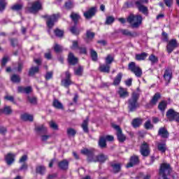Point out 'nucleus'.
Segmentation results:
<instances>
[{
  "instance_id": "1",
  "label": "nucleus",
  "mask_w": 179,
  "mask_h": 179,
  "mask_svg": "<svg viewBox=\"0 0 179 179\" xmlns=\"http://www.w3.org/2000/svg\"><path fill=\"white\" fill-rule=\"evenodd\" d=\"M127 22L130 24L131 29H139L143 18L139 15H134L131 13L127 19Z\"/></svg>"
},
{
  "instance_id": "2",
  "label": "nucleus",
  "mask_w": 179,
  "mask_h": 179,
  "mask_svg": "<svg viewBox=\"0 0 179 179\" xmlns=\"http://www.w3.org/2000/svg\"><path fill=\"white\" fill-rule=\"evenodd\" d=\"M138 100H139V94L133 92L131 98L128 100L129 111L132 113L135 111L136 108H139V103L138 102Z\"/></svg>"
},
{
  "instance_id": "3",
  "label": "nucleus",
  "mask_w": 179,
  "mask_h": 179,
  "mask_svg": "<svg viewBox=\"0 0 179 179\" xmlns=\"http://www.w3.org/2000/svg\"><path fill=\"white\" fill-rule=\"evenodd\" d=\"M44 17L47 19L46 24L49 29H52L54 24L58 18H59V13L52 14V15H45Z\"/></svg>"
},
{
  "instance_id": "4",
  "label": "nucleus",
  "mask_w": 179,
  "mask_h": 179,
  "mask_svg": "<svg viewBox=\"0 0 179 179\" xmlns=\"http://www.w3.org/2000/svg\"><path fill=\"white\" fill-rule=\"evenodd\" d=\"M173 169L170 166V164L163 163L159 168V176H170Z\"/></svg>"
},
{
  "instance_id": "5",
  "label": "nucleus",
  "mask_w": 179,
  "mask_h": 179,
  "mask_svg": "<svg viewBox=\"0 0 179 179\" xmlns=\"http://www.w3.org/2000/svg\"><path fill=\"white\" fill-rule=\"evenodd\" d=\"M129 70L131 71L137 78L142 76V69L136 66L135 62H131L129 64Z\"/></svg>"
},
{
  "instance_id": "6",
  "label": "nucleus",
  "mask_w": 179,
  "mask_h": 179,
  "mask_svg": "<svg viewBox=\"0 0 179 179\" xmlns=\"http://www.w3.org/2000/svg\"><path fill=\"white\" fill-rule=\"evenodd\" d=\"M41 9V3L38 1H35L33 3H29L27 10L30 13H36Z\"/></svg>"
},
{
  "instance_id": "7",
  "label": "nucleus",
  "mask_w": 179,
  "mask_h": 179,
  "mask_svg": "<svg viewBox=\"0 0 179 179\" xmlns=\"http://www.w3.org/2000/svg\"><path fill=\"white\" fill-rule=\"evenodd\" d=\"M113 128L117 131V136L119 142H125L127 137L122 134V129L120 128V126L113 124Z\"/></svg>"
},
{
  "instance_id": "8",
  "label": "nucleus",
  "mask_w": 179,
  "mask_h": 179,
  "mask_svg": "<svg viewBox=\"0 0 179 179\" xmlns=\"http://www.w3.org/2000/svg\"><path fill=\"white\" fill-rule=\"evenodd\" d=\"M140 152L144 157H148V156L150 155V148H149V145H148V143L143 142L142 143L140 148Z\"/></svg>"
},
{
  "instance_id": "9",
  "label": "nucleus",
  "mask_w": 179,
  "mask_h": 179,
  "mask_svg": "<svg viewBox=\"0 0 179 179\" xmlns=\"http://www.w3.org/2000/svg\"><path fill=\"white\" fill-rule=\"evenodd\" d=\"M178 47V44L177 43V40L176 39H171V41H168L167 45H166V51L169 52V54H171L172 51H174L176 48Z\"/></svg>"
},
{
  "instance_id": "10",
  "label": "nucleus",
  "mask_w": 179,
  "mask_h": 179,
  "mask_svg": "<svg viewBox=\"0 0 179 179\" xmlns=\"http://www.w3.org/2000/svg\"><path fill=\"white\" fill-rule=\"evenodd\" d=\"M177 113L178 112L174 110V109L173 108L168 110L166 114L168 121H170V122L176 121V118H177Z\"/></svg>"
},
{
  "instance_id": "11",
  "label": "nucleus",
  "mask_w": 179,
  "mask_h": 179,
  "mask_svg": "<svg viewBox=\"0 0 179 179\" xmlns=\"http://www.w3.org/2000/svg\"><path fill=\"white\" fill-rule=\"evenodd\" d=\"M71 85H72V81L71 80V73H69V71H66L65 79L62 80V86L68 88Z\"/></svg>"
},
{
  "instance_id": "12",
  "label": "nucleus",
  "mask_w": 179,
  "mask_h": 179,
  "mask_svg": "<svg viewBox=\"0 0 179 179\" xmlns=\"http://www.w3.org/2000/svg\"><path fill=\"white\" fill-rule=\"evenodd\" d=\"M120 33L123 36H127V37H138L139 34L136 31H131L128 29H119Z\"/></svg>"
},
{
  "instance_id": "13",
  "label": "nucleus",
  "mask_w": 179,
  "mask_h": 179,
  "mask_svg": "<svg viewBox=\"0 0 179 179\" xmlns=\"http://www.w3.org/2000/svg\"><path fill=\"white\" fill-rule=\"evenodd\" d=\"M96 12H97V10L95 7H92L84 13V16L85 19H92L93 16L96 15Z\"/></svg>"
},
{
  "instance_id": "14",
  "label": "nucleus",
  "mask_w": 179,
  "mask_h": 179,
  "mask_svg": "<svg viewBox=\"0 0 179 179\" xmlns=\"http://www.w3.org/2000/svg\"><path fill=\"white\" fill-rule=\"evenodd\" d=\"M136 164H139V157L136 155H134L130 158V162L127 164V168L129 169V167H134V166H136Z\"/></svg>"
},
{
  "instance_id": "15",
  "label": "nucleus",
  "mask_w": 179,
  "mask_h": 179,
  "mask_svg": "<svg viewBox=\"0 0 179 179\" xmlns=\"http://www.w3.org/2000/svg\"><path fill=\"white\" fill-rule=\"evenodd\" d=\"M171 78H173V72L170 69H166L164 73V79L166 80V85L170 83V80H171Z\"/></svg>"
},
{
  "instance_id": "16",
  "label": "nucleus",
  "mask_w": 179,
  "mask_h": 179,
  "mask_svg": "<svg viewBox=\"0 0 179 179\" xmlns=\"http://www.w3.org/2000/svg\"><path fill=\"white\" fill-rule=\"evenodd\" d=\"M16 155L15 154L8 153L5 157L6 162L7 163L8 166H12L13 163H15V157Z\"/></svg>"
},
{
  "instance_id": "17",
  "label": "nucleus",
  "mask_w": 179,
  "mask_h": 179,
  "mask_svg": "<svg viewBox=\"0 0 179 179\" xmlns=\"http://www.w3.org/2000/svg\"><path fill=\"white\" fill-rule=\"evenodd\" d=\"M17 92L18 93H25L26 94H29V93H31L33 92V88L31 87H22L19 86L17 87Z\"/></svg>"
},
{
  "instance_id": "18",
  "label": "nucleus",
  "mask_w": 179,
  "mask_h": 179,
  "mask_svg": "<svg viewBox=\"0 0 179 179\" xmlns=\"http://www.w3.org/2000/svg\"><path fill=\"white\" fill-rule=\"evenodd\" d=\"M68 61L70 65H76L78 59V57H75V55H73V53L69 52L68 55Z\"/></svg>"
},
{
  "instance_id": "19",
  "label": "nucleus",
  "mask_w": 179,
  "mask_h": 179,
  "mask_svg": "<svg viewBox=\"0 0 179 179\" xmlns=\"http://www.w3.org/2000/svg\"><path fill=\"white\" fill-rule=\"evenodd\" d=\"M136 6L139 12H142V13L144 15H148V7L143 6L142 3H140L139 1L136 2Z\"/></svg>"
},
{
  "instance_id": "20",
  "label": "nucleus",
  "mask_w": 179,
  "mask_h": 179,
  "mask_svg": "<svg viewBox=\"0 0 179 179\" xmlns=\"http://www.w3.org/2000/svg\"><path fill=\"white\" fill-rule=\"evenodd\" d=\"M118 94L121 99H125V97H128V96H129V93L127 90V88H123L121 87L119 88Z\"/></svg>"
},
{
  "instance_id": "21",
  "label": "nucleus",
  "mask_w": 179,
  "mask_h": 179,
  "mask_svg": "<svg viewBox=\"0 0 179 179\" xmlns=\"http://www.w3.org/2000/svg\"><path fill=\"white\" fill-rule=\"evenodd\" d=\"M158 135H159V136H162V138H169V131L166 128L161 127L159 129Z\"/></svg>"
},
{
  "instance_id": "22",
  "label": "nucleus",
  "mask_w": 179,
  "mask_h": 179,
  "mask_svg": "<svg viewBox=\"0 0 179 179\" xmlns=\"http://www.w3.org/2000/svg\"><path fill=\"white\" fill-rule=\"evenodd\" d=\"M69 166V162L66 159H64L63 161H61L58 164V166L62 170H68Z\"/></svg>"
},
{
  "instance_id": "23",
  "label": "nucleus",
  "mask_w": 179,
  "mask_h": 179,
  "mask_svg": "<svg viewBox=\"0 0 179 179\" xmlns=\"http://www.w3.org/2000/svg\"><path fill=\"white\" fill-rule=\"evenodd\" d=\"M161 95L160 93L157 92L153 96L152 99L150 101V104L152 106H156L157 103V101H159V99H160Z\"/></svg>"
},
{
  "instance_id": "24",
  "label": "nucleus",
  "mask_w": 179,
  "mask_h": 179,
  "mask_svg": "<svg viewBox=\"0 0 179 179\" xmlns=\"http://www.w3.org/2000/svg\"><path fill=\"white\" fill-rule=\"evenodd\" d=\"M89 117H87L86 120H85L83 122V124H81V127L84 131V132H85L86 134H87V132H89Z\"/></svg>"
},
{
  "instance_id": "25",
  "label": "nucleus",
  "mask_w": 179,
  "mask_h": 179,
  "mask_svg": "<svg viewBox=\"0 0 179 179\" xmlns=\"http://www.w3.org/2000/svg\"><path fill=\"white\" fill-rule=\"evenodd\" d=\"M157 149L161 152V153L166 152V150H167V145H166V143H158Z\"/></svg>"
},
{
  "instance_id": "26",
  "label": "nucleus",
  "mask_w": 179,
  "mask_h": 179,
  "mask_svg": "<svg viewBox=\"0 0 179 179\" xmlns=\"http://www.w3.org/2000/svg\"><path fill=\"white\" fill-rule=\"evenodd\" d=\"M99 146L101 148V149H104L107 148V143H106V137L101 136L99 138Z\"/></svg>"
},
{
  "instance_id": "27",
  "label": "nucleus",
  "mask_w": 179,
  "mask_h": 179,
  "mask_svg": "<svg viewBox=\"0 0 179 179\" xmlns=\"http://www.w3.org/2000/svg\"><path fill=\"white\" fill-rule=\"evenodd\" d=\"M38 71H40V67L38 66L31 67L29 71V76H34L36 73H38Z\"/></svg>"
},
{
  "instance_id": "28",
  "label": "nucleus",
  "mask_w": 179,
  "mask_h": 179,
  "mask_svg": "<svg viewBox=\"0 0 179 179\" xmlns=\"http://www.w3.org/2000/svg\"><path fill=\"white\" fill-rule=\"evenodd\" d=\"M111 167L113 170V173H120V171H121V164L112 163Z\"/></svg>"
},
{
  "instance_id": "29",
  "label": "nucleus",
  "mask_w": 179,
  "mask_h": 179,
  "mask_svg": "<svg viewBox=\"0 0 179 179\" xmlns=\"http://www.w3.org/2000/svg\"><path fill=\"white\" fill-rule=\"evenodd\" d=\"M122 79V73H119L115 78L113 81L114 86H118L121 83V80Z\"/></svg>"
},
{
  "instance_id": "30",
  "label": "nucleus",
  "mask_w": 179,
  "mask_h": 179,
  "mask_svg": "<svg viewBox=\"0 0 179 179\" xmlns=\"http://www.w3.org/2000/svg\"><path fill=\"white\" fill-rule=\"evenodd\" d=\"M96 160H97V162L99 163H104V162L108 160V157L104 154H100L99 155H97Z\"/></svg>"
},
{
  "instance_id": "31",
  "label": "nucleus",
  "mask_w": 179,
  "mask_h": 179,
  "mask_svg": "<svg viewBox=\"0 0 179 179\" xmlns=\"http://www.w3.org/2000/svg\"><path fill=\"white\" fill-rule=\"evenodd\" d=\"M1 113L6 115H10L13 113L12 108L10 106H6L3 109H1Z\"/></svg>"
},
{
  "instance_id": "32",
  "label": "nucleus",
  "mask_w": 179,
  "mask_h": 179,
  "mask_svg": "<svg viewBox=\"0 0 179 179\" xmlns=\"http://www.w3.org/2000/svg\"><path fill=\"white\" fill-rule=\"evenodd\" d=\"M36 171L38 174H41V176H44L45 174V166H38L36 168Z\"/></svg>"
},
{
  "instance_id": "33",
  "label": "nucleus",
  "mask_w": 179,
  "mask_h": 179,
  "mask_svg": "<svg viewBox=\"0 0 179 179\" xmlns=\"http://www.w3.org/2000/svg\"><path fill=\"white\" fill-rule=\"evenodd\" d=\"M35 129L38 134H47V127H44L43 124L36 127Z\"/></svg>"
},
{
  "instance_id": "34",
  "label": "nucleus",
  "mask_w": 179,
  "mask_h": 179,
  "mask_svg": "<svg viewBox=\"0 0 179 179\" xmlns=\"http://www.w3.org/2000/svg\"><path fill=\"white\" fill-rule=\"evenodd\" d=\"M10 80L13 82V83H20V76L13 74L10 76Z\"/></svg>"
},
{
  "instance_id": "35",
  "label": "nucleus",
  "mask_w": 179,
  "mask_h": 179,
  "mask_svg": "<svg viewBox=\"0 0 179 179\" xmlns=\"http://www.w3.org/2000/svg\"><path fill=\"white\" fill-rule=\"evenodd\" d=\"M52 105L55 108H57L58 110H62V108H64V106L61 102H59V101H58V99H55Z\"/></svg>"
},
{
  "instance_id": "36",
  "label": "nucleus",
  "mask_w": 179,
  "mask_h": 179,
  "mask_svg": "<svg viewBox=\"0 0 179 179\" xmlns=\"http://www.w3.org/2000/svg\"><path fill=\"white\" fill-rule=\"evenodd\" d=\"M99 70L101 72H105L106 73H110V65L109 64H103L100 66Z\"/></svg>"
},
{
  "instance_id": "37",
  "label": "nucleus",
  "mask_w": 179,
  "mask_h": 179,
  "mask_svg": "<svg viewBox=\"0 0 179 179\" xmlns=\"http://www.w3.org/2000/svg\"><path fill=\"white\" fill-rule=\"evenodd\" d=\"M146 57H148V53L143 52L141 54L136 55V59L137 61H143L146 59Z\"/></svg>"
},
{
  "instance_id": "38",
  "label": "nucleus",
  "mask_w": 179,
  "mask_h": 179,
  "mask_svg": "<svg viewBox=\"0 0 179 179\" xmlns=\"http://www.w3.org/2000/svg\"><path fill=\"white\" fill-rule=\"evenodd\" d=\"M70 17H71L73 22H74L75 24H77L78 20H79V19H80V15H79V14L76 13H72L71 14Z\"/></svg>"
},
{
  "instance_id": "39",
  "label": "nucleus",
  "mask_w": 179,
  "mask_h": 179,
  "mask_svg": "<svg viewBox=\"0 0 179 179\" xmlns=\"http://www.w3.org/2000/svg\"><path fill=\"white\" fill-rule=\"evenodd\" d=\"M21 119L23 121H30L31 122H33V115L25 113L21 115Z\"/></svg>"
},
{
  "instance_id": "40",
  "label": "nucleus",
  "mask_w": 179,
  "mask_h": 179,
  "mask_svg": "<svg viewBox=\"0 0 179 179\" xmlns=\"http://www.w3.org/2000/svg\"><path fill=\"white\" fill-rule=\"evenodd\" d=\"M167 108V102L166 101H162L159 103L158 108L160 111H164Z\"/></svg>"
},
{
  "instance_id": "41",
  "label": "nucleus",
  "mask_w": 179,
  "mask_h": 179,
  "mask_svg": "<svg viewBox=\"0 0 179 179\" xmlns=\"http://www.w3.org/2000/svg\"><path fill=\"white\" fill-rule=\"evenodd\" d=\"M74 73L77 76H82V74L83 73V67L79 66L77 69H74Z\"/></svg>"
},
{
  "instance_id": "42",
  "label": "nucleus",
  "mask_w": 179,
  "mask_h": 179,
  "mask_svg": "<svg viewBox=\"0 0 179 179\" xmlns=\"http://www.w3.org/2000/svg\"><path fill=\"white\" fill-rule=\"evenodd\" d=\"M142 124V120L141 119H134L132 122V125L134 128H138V127L141 126Z\"/></svg>"
},
{
  "instance_id": "43",
  "label": "nucleus",
  "mask_w": 179,
  "mask_h": 179,
  "mask_svg": "<svg viewBox=\"0 0 179 179\" xmlns=\"http://www.w3.org/2000/svg\"><path fill=\"white\" fill-rule=\"evenodd\" d=\"M96 159H98L97 156L94 155V153H93L92 152L91 155H90L89 157H87V162H89L90 163H96V162H97V160H96Z\"/></svg>"
},
{
  "instance_id": "44",
  "label": "nucleus",
  "mask_w": 179,
  "mask_h": 179,
  "mask_svg": "<svg viewBox=\"0 0 179 179\" xmlns=\"http://www.w3.org/2000/svg\"><path fill=\"white\" fill-rule=\"evenodd\" d=\"M148 59L152 64H157V62H159V59L155 55H150Z\"/></svg>"
},
{
  "instance_id": "45",
  "label": "nucleus",
  "mask_w": 179,
  "mask_h": 179,
  "mask_svg": "<svg viewBox=\"0 0 179 179\" xmlns=\"http://www.w3.org/2000/svg\"><path fill=\"white\" fill-rule=\"evenodd\" d=\"M92 152H93V150H89L87 148H84V149L81 150L82 155H85V156H87V157H89L90 156L92 155Z\"/></svg>"
},
{
  "instance_id": "46",
  "label": "nucleus",
  "mask_w": 179,
  "mask_h": 179,
  "mask_svg": "<svg viewBox=\"0 0 179 179\" xmlns=\"http://www.w3.org/2000/svg\"><path fill=\"white\" fill-rule=\"evenodd\" d=\"M115 20V18L113 16H108L106 17V20L105 22V24H113L114 23V21Z\"/></svg>"
},
{
  "instance_id": "47",
  "label": "nucleus",
  "mask_w": 179,
  "mask_h": 179,
  "mask_svg": "<svg viewBox=\"0 0 179 179\" xmlns=\"http://www.w3.org/2000/svg\"><path fill=\"white\" fill-rule=\"evenodd\" d=\"M23 8V4L20 3H17L15 4L14 6H13L11 7L12 10H22V9Z\"/></svg>"
},
{
  "instance_id": "48",
  "label": "nucleus",
  "mask_w": 179,
  "mask_h": 179,
  "mask_svg": "<svg viewBox=\"0 0 179 179\" xmlns=\"http://www.w3.org/2000/svg\"><path fill=\"white\" fill-rule=\"evenodd\" d=\"M74 5H73V1L69 0L67 2L65 3L64 4V8H66V9L69 10V9H72V8H73Z\"/></svg>"
},
{
  "instance_id": "49",
  "label": "nucleus",
  "mask_w": 179,
  "mask_h": 179,
  "mask_svg": "<svg viewBox=\"0 0 179 179\" xmlns=\"http://www.w3.org/2000/svg\"><path fill=\"white\" fill-rule=\"evenodd\" d=\"M49 126L52 129H54L55 131H58V124L55 123L54 121H50L49 122Z\"/></svg>"
},
{
  "instance_id": "50",
  "label": "nucleus",
  "mask_w": 179,
  "mask_h": 179,
  "mask_svg": "<svg viewBox=\"0 0 179 179\" xmlns=\"http://www.w3.org/2000/svg\"><path fill=\"white\" fill-rule=\"evenodd\" d=\"M67 135H69V136H75V135H76V130L72 128L68 129Z\"/></svg>"
},
{
  "instance_id": "51",
  "label": "nucleus",
  "mask_w": 179,
  "mask_h": 179,
  "mask_svg": "<svg viewBox=\"0 0 179 179\" xmlns=\"http://www.w3.org/2000/svg\"><path fill=\"white\" fill-rule=\"evenodd\" d=\"M113 61H114V57H113V56H111L110 55H108L106 58V65H110V64H111Z\"/></svg>"
},
{
  "instance_id": "52",
  "label": "nucleus",
  "mask_w": 179,
  "mask_h": 179,
  "mask_svg": "<svg viewBox=\"0 0 179 179\" xmlns=\"http://www.w3.org/2000/svg\"><path fill=\"white\" fill-rule=\"evenodd\" d=\"M27 100L31 103V104H37V98L34 96H28Z\"/></svg>"
},
{
  "instance_id": "53",
  "label": "nucleus",
  "mask_w": 179,
  "mask_h": 179,
  "mask_svg": "<svg viewBox=\"0 0 179 179\" xmlns=\"http://www.w3.org/2000/svg\"><path fill=\"white\" fill-rule=\"evenodd\" d=\"M27 169H29V165H27V163H23L22 164V166L20 167V169H18V171H26L27 170Z\"/></svg>"
},
{
  "instance_id": "54",
  "label": "nucleus",
  "mask_w": 179,
  "mask_h": 179,
  "mask_svg": "<svg viewBox=\"0 0 179 179\" xmlns=\"http://www.w3.org/2000/svg\"><path fill=\"white\" fill-rule=\"evenodd\" d=\"M55 34L57 37H62L64 36V31L57 29L55 30Z\"/></svg>"
},
{
  "instance_id": "55",
  "label": "nucleus",
  "mask_w": 179,
  "mask_h": 179,
  "mask_svg": "<svg viewBox=\"0 0 179 179\" xmlns=\"http://www.w3.org/2000/svg\"><path fill=\"white\" fill-rule=\"evenodd\" d=\"M73 45L71 47V50H78L79 48V43H78V41H73Z\"/></svg>"
},
{
  "instance_id": "56",
  "label": "nucleus",
  "mask_w": 179,
  "mask_h": 179,
  "mask_svg": "<svg viewBox=\"0 0 179 179\" xmlns=\"http://www.w3.org/2000/svg\"><path fill=\"white\" fill-rule=\"evenodd\" d=\"M5 6H6V1L5 0H0V12L4 10Z\"/></svg>"
},
{
  "instance_id": "57",
  "label": "nucleus",
  "mask_w": 179,
  "mask_h": 179,
  "mask_svg": "<svg viewBox=\"0 0 179 179\" xmlns=\"http://www.w3.org/2000/svg\"><path fill=\"white\" fill-rule=\"evenodd\" d=\"M78 50L80 54H87V50L85 46H80Z\"/></svg>"
},
{
  "instance_id": "58",
  "label": "nucleus",
  "mask_w": 179,
  "mask_h": 179,
  "mask_svg": "<svg viewBox=\"0 0 179 179\" xmlns=\"http://www.w3.org/2000/svg\"><path fill=\"white\" fill-rule=\"evenodd\" d=\"M91 57L92 61H97V52L93 50H91Z\"/></svg>"
},
{
  "instance_id": "59",
  "label": "nucleus",
  "mask_w": 179,
  "mask_h": 179,
  "mask_svg": "<svg viewBox=\"0 0 179 179\" xmlns=\"http://www.w3.org/2000/svg\"><path fill=\"white\" fill-rule=\"evenodd\" d=\"M52 75H53L52 71L47 72L45 76V80H50V79H52Z\"/></svg>"
},
{
  "instance_id": "60",
  "label": "nucleus",
  "mask_w": 179,
  "mask_h": 179,
  "mask_svg": "<svg viewBox=\"0 0 179 179\" xmlns=\"http://www.w3.org/2000/svg\"><path fill=\"white\" fill-rule=\"evenodd\" d=\"M144 127L145 129H151V128H153V125H152L150 120L145 122Z\"/></svg>"
},
{
  "instance_id": "61",
  "label": "nucleus",
  "mask_w": 179,
  "mask_h": 179,
  "mask_svg": "<svg viewBox=\"0 0 179 179\" xmlns=\"http://www.w3.org/2000/svg\"><path fill=\"white\" fill-rule=\"evenodd\" d=\"M54 50H55V52H62V47L56 43L55 45Z\"/></svg>"
},
{
  "instance_id": "62",
  "label": "nucleus",
  "mask_w": 179,
  "mask_h": 179,
  "mask_svg": "<svg viewBox=\"0 0 179 179\" xmlns=\"http://www.w3.org/2000/svg\"><path fill=\"white\" fill-rule=\"evenodd\" d=\"M70 31L73 34H75L76 36H78L79 34V30L76 28V27H72L70 29Z\"/></svg>"
},
{
  "instance_id": "63",
  "label": "nucleus",
  "mask_w": 179,
  "mask_h": 179,
  "mask_svg": "<svg viewBox=\"0 0 179 179\" xmlns=\"http://www.w3.org/2000/svg\"><path fill=\"white\" fill-rule=\"evenodd\" d=\"M28 157L27 155H24L19 160V163H24V162H27Z\"/></svg>"
},
{
  "instance_id": "64",
  "label": "nucleus",
  "mask_w": 179,
  "mask_h": 179,
  "mask_svg": "<svg viewBox=\"0 0 179 179\" xmlns=\"http://www.w3.org/2000/svg\"><path fill=\"white\" fill-rule=\"evenodd\" d=\"M87 37L88 38H94V33H93L90 31H87Z\"/></svg>"
}]
</instances>
